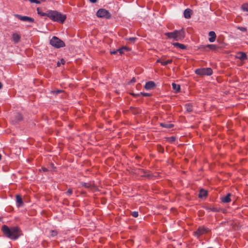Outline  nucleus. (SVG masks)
I'll use <instances>...</instances> for the list:
<instances>
[{
  "instance_id": "9",
  "label": "nucleus",
  "mask_w": 248,
  "mask_h": 248,
  "mask_svg": "<svg viewBox=\"0 0 248 248\" xmlns=\"http://www.w3.org/2000/svg\"><path fill=\"white\" fill-rule=\"evenodd\" d=\"M155 84L154 81H150L146 83L144 88L147 90H151L155 87Z\"/></svg>"
},
{
  "instance_id": "23",
  "label": "nucleus",
  "mask_w": 248,
  "mask_h": 248,
  "mask_svg": "<svg viewBox=\"0 0 248 248\" xmlns=\"http://www.w3.org/2000/svg\"><path fill=\"white\" fill-rule=\"evenodd\" d=\"M172 62V60L171 59H170V60H168L165 61H160V63H161L162 65H165V66L167 65L168 64L171 63Z\"/></svg>"
},
{
  "instance_id": "15",
  "label": "nucleus",
  "mask_w": 248,
  "mask_h": 248,
  "mask_svg": "<svg viewBox=\"0 0 248 248\" xmlns=\"http://www.w3.org/2000/svg\"><path fill=\"white\" fill-rule=\"evenodd\" d=\"M172 44L174 47H178L181 49H185L186 48V46L179 43H173Z\"/></svg>"
},
{
  "instance_id": "48",
  "label": "nucleus",
  "mask_w": 248,
  "mask_h": 248,
  "mask_svg": "<svg viewBox=\"0 0 248 248\" xmlns=\"http://www.w3.org/2000/svg\"><path fill=\"white\" fill-rule=\"evenodd\" d=\"M42 1H45L46 0H41Z\"/></svg>"
},
{
  "instance_id": "3",
  "label": "nucleus",
  "mask_w": 248,
  "mask_h": 248,
  "mask_svg": "<svg viewBox=\"0 0 248 248\" xmlns=\"http://www.w3.org/2000/svg\"><path fill=\"white\" fill-rule=\"evenodd\" d=\"M48 17L54 21L63 23L66 19V16L56 11H48Z\"/></svg>"
},
{
  "instance_id": "43",
  "label": "nucleus",
  "mask_w": 248,
  "mask_h": 248,
  "mask_svg": "<svg viewBox=\"0 0 248 248\" xmlns=\"http://www.w3.org/2000/svg\"><path fill=\"white\" fill-rule=\"evenodd\" d=\"M60 65H61L60 62H57V65H58V66H60Z\"/></svg>"
},
{
  "instance_id": "32",
  "label": "nucleus",
  "mask_w": 248,
  "mask_h": 248,
  "mask_svg": "<svg viewBox=\"0 0 248 248\" xmlns=\"http://www.w3.org/2000/svg\"><path fill=\"white\" fill-rule=\"evenodd\" d=\"M72 192H73V191L71 189H68V190L67 191V192H66V194L68 196H70L72 194Z\"/></svg>"
},
{
  "instance_id": "28",
  "label": "nucleus",
  "mask_w": 248,
  "mask_h": 248,
  "mask_svg": "<svg viewBox=\"0 0 248 248\" xmlns=\"http://www.w3.org/2000/svg\"><path fill=\"white\" fill-rule=\"evenodd\" d=\"M237 28L242 32H246L247 31V29L246 27L238 26Z\"/></svg>"
},
{
  "instance_id": "21",
  "label": "nucleus",
  "mask_w": 248,
  "mask_h": 248,
  "mask_svg": "<svg viewBox=\"0 0 248 248\" xmlns=\"http://www.w3.org/2000/svg\"><path fill=\"white\" fill-rule=\"evenodd\" d=\"M186 110L187 112H190L192 111V106L190 104H186L185 105Z\"/></svg>"
},
{
  "instance_id": "13",
  "label": "nucleus",
  "mask_w": 248,
  "mask_h": 248,
  "mask_svg": "<svg viewBox=\"0 0 248 248\" xmlns=\"http://www.w3.org/2000/svg\"><path fill=\"white\" fill-rule=\"evenodd\" d=\"M209 36L210 37L209 38V41L211 43L214 42L216 38V34L215 32L213 31H211L209 32Z\"/></svg>"
},
{
  "instance_id": "38",
  "label": "nucleus",
  "mask_w": 248,
  "mask_h": 248,
  "mask_svg": "<svg viewBox=\"0 0 248 248\" xmlns=\"http://www.w3.org/2000/svg\"><path fill=\"white\" fill-rule=\"evenodd\" d=\"M136 82V78H132L130 81V83H134Z\"/></svg>"
},
{
  "instance_id": "12",
  "label": "nucleus",
  "mask_w": 248,
  "mask_h": 248,
  "mask_svg": "<svg viewBox=\"0 0 248 248\" xmlns=\"http://www.w3.org/2000/svg\"><path fill=\"white\" fill-rule=\"evenodd\" d=\"M236 58L241 61H244L247 59V56L246 53L239 52L237 53Z\"/></svg>"
},
{
  "instance_id": "10",
  "label": "nucleus",
  "mask_w": 248,
  "mask_h": 248,
  "mask_svg": "<svg viewBox=\"0 0 248 248\" xmlns=\"http://www.w3.org/2000/svg\"><path fill=\"white\" fill-rule=\"evenodd\" d=\"M232 194L228 193L226 196H222L220 199L223 203H229L231 201V197Z\"/></svg>"
},
{
  "instance_id": "2",
  "label": "nucleus",
  "mask_w": 248,
  "mask_h": 248,
  "mask_svg": "<svg viewBox=\"0 0 248 248\" xmlns=\"http://www.w3.org/2000/svg\"><path fill=\"white\" fill-rule=\"evenodd\" d=\"M165 35L170 39H173L175 41H180L185 37V32L183 29L175 30L172 32H166Z\"/></svg>"
},
{
  "instance_id": "1",
  "label": "nucleus",
  "mask_w": 248,
  "mask_h": 248,
  "mask_svg": "<svg viewBox=\"0 0 248 248\" xmlns=\"http://www.w3.org/2000/svg\"><path fill=\"white\" fill-rule=\"evenodd\" d=\"M1 230L5 236L11 239H16L20 235V230L17 226L9 228L6 225H3Z\"/></svg>"
},
{
  "instance_id": "11",
  "label": "nucleus",
  "mask_w": 248,
  "mask_h": 248,
  "mask_svg": "<svg viewBox=\"0 0 248 248\" xmlns=\"http://www.w3.org/2000/svg\"><path fill=\"white\" fill-rule=\"evenodd\" d=\"M16 199L17 206L18 207L23 206L24 203L22 197L19 195H16Z\"/></svg>"
},
{
  "instance_id": "34",
  "label": "nucleus",
  "mask_w": 248,
  "mask_h": 248,
  "mask_svg": "<svg viewBox=\"0 0 248 248\" xmlns=\"http://www.w3.org/2000/svg\"><path fill=\"white\" fill-rule=\"evenodd\" d=\"M176 140V138L174 137H171L170 138V142H173Z\"/></svg>"
},
{
  "instance_id": "14",
  "label": "nucleus",
  "mask_w": 248,
  "mask_h": 248,
  "mask_svg": "<svg viewBox=\"0 0 248 248\" xmlns=\"http://www.w3.org/2000/svg\"><path fill=\"white\" fill-rule=\"evenodd\" d=\"M191 13L192 10H191L190 9H186L184 12V17L186 19L190 18L191 17Z\"/></svg>"
},
{
  "instance_id": "8",
  "label": "nucleus",
  "mask_w": 248,
  "mask_h": 248,
  "mask_svg": "<svg viewBox=\"0 0 248 248\" xmlns=\"http://www.w3.org/2000/svg\"><path fill=\"white\" fill-rule=\"evenodd\" d=\"M209 232V230L208 228H205L204 226L200 227L196 232H195V235L197 236H200L203 234L207 233Z\"/></svg>"
},
{
  "instance_id": "18",
  "label": "nucleus",
  "mask_w": 248,
  "mask_h": 248,
  "mask_svg": "<svg viewBox=\"0 0 248 248\" xmlns=\"http://www.w3.org/2000/svg\"><path fill=\"white\" fill-rule=\"evenodd\" d=\"M12 38H13V41H14V42L15 43H18L20 39V36L16 33H14L13 34Z\"/></svg>"
},
{
  "instance_id": "19",
  "label": "nucleus",
  "mask_w": 248,
  "mask_h": 248,
  "mask_svg": "<svg viewBox=\"0 0 248 248\" xmlns=\"http://www.w3.org/2000/svg\"><path fill=\"white\" fill-rule=\"evenodd\" d=\"M172 89L175 90L176 92H179L180 90V86L178 84H176L174 83L172 84Z\"/></svg>"
},
{
  "instance_id": "7",
  "label": "nucleus",
  "mask_w": 248,
  "mask_h": 248,
  "mask_svg": "<svg viewBox=\"0 0 248 248\" xmlns=\"http://www.w3.org/2000/svg\"><path fill=\"white\" fill-rule=\"evenodd\" d=\"M14 16L17 17L19 20L25 21L29 23L34 22V20L33 18L27 16H22L18 14H15Z\"/></svg>"
},
{
  "instance_id": "29",
  "label": "nucleus",
  "mask_w": 248,
  "mask_h": 248,
  "mask_svg": "<svg viewBox=\"0 0 248 248\" xmlns=\"http://www.w3.org/2000/svg\"><path fill=\"white\" fill-rule=\"evenodd\" d=\"M132 215L133 217H137L139 216V213L137 211H134L132 213Z\"/></svg>"
},
{
  "instance_id": "41",
  "label": "nucleus",
  "mask_w": 248,
  "mask_h": 248,
  "mask_svg": "<svg viewBox=\"0 0 248 248\" xmlns=\"http://www.w3.org/2000/svg\"><path fill=\"white\" fill-rule=\"evenodd\" d=\"M90 1L92 3H95L97 1V0H90Z\"/></svg>"
},
{
  "instance_id": "44",
  "label": "nucleus",
  "mask_w": 248,
  "mask_h": 248,
  "mask_svg": "<svg viewBox=\"0 0 248 248\" xmlns=\"http://www.w3.org/2000/svg\"><path fill=\"white\" fill-rule=\"evenodd\" d=\"M2 85L1 82H0V89L2 88Z\"/></svg>"
},
{
  "instance_id": "4",
  "label": "nucleus",
  "mask_w": 248,
  "mask_h": 248,
  "mask_svg": "<svg viewBox=\"0 0 248 248\" xmlns=\"http://www.w3.org/2000/svg\"><path fill=\"white\" fill-rule=\"evenodd\" d=\"M50 44L53 47L59 48L65 46L64 43L59 38L53 36L50 40Z\"/></svg>"
},
{
  "instance_id": "24",
  "label": "nucleus",
  "mask_w": 248,
  "mask_h": 248,
  "mask_svg": "<svg viewBox=\"0 0 248 248\" xmlns=\"http://www.w3.org/2000/svg\"><path fill=\"white\" fill-rule=\"evenodd\" d=\"M241 8L243 11L248 12V3L243 4L241 6Z\"/></svg>"
},
{
  "instance_id": "33",
  "label": "nucleus",
  "mask_w": 248,
  "mask_h": 248,
  "mask_svg": "<svg viewBox=\"0 0 248 248\" xmlns=\"http://www.w3.org/2000/svg\"><path fill=\"white\" fill-rule=\"evenodd\" d=\"M57 232H56L55 231H52L51 232V235L52 236H56L57 235Z\"/></svg>"
},
{
  "instance_id": "27",
  "label": "nucleus",
  "mask_w": 248,
  "mask_h": 248,
  "mask_svg": "<svg viewBox=\"0 0 248 248\" xmlns=\"http://www.w3.org/2000/svg\"><path fill=\"white\" fill-rule=\"evenodd\" d=\"M16 122L21 121L22 119V116L20 113H17L16 116Z\"/></svg>"
},
{
  "instance_id": "26",
  "label": "nucleus",
  "mask_w": 248,
  "mask_h": 248,
  "mask_svg": "<svg viewBox=\"0 0 248 248\" xmlns=\"http://www.w3.org/2000/svg\"><path fill=\"white\" fill-rule=\"evenodd\" d=\"M128 48L126 47H123L121 48L117 49L118 52H119L120 54H122L124 53V50H127Z\"/></svg>"
},
{
  "instance_id": "46",
  "label": "nucleus",
  "mask_w": 248,
  "mask_h": 248,
  "mask_svg": "<svg viewBox=\"0 0 248 248\" xmlns=\"http://www.w3.org/2000/svg\"><path fill=\"white\" fill-rule=\"evenodd\" d=\"M1 158H2V156H1V155L0 154V160L1 159Z\"/></svg>"
},
{
  "instance_id": "30",
  "label": "nucleus",
  "mask_w": 248,
  "mask_h": 248,
  "mask_svg": "<svg viewBox=\"0 0 248 248\" xmlns=\"http://www.w3.org/2000/svg\"><path fill=\"white\" fill-rule=\"evenodd\" d=\"M157 150L160 153H163L164 152V149L161 146H158L157 147Z\"/></svg>"
},
{
  "instance_id": "6",
  "label": "nucleus",
  "mask_w": 248,
  "mask_h": 248,
  "mask_svg": "<svg viewBox=\"0 0 248 248\" xmlns=\"http://www.w3.org/2000/svg\"><path fill=\"white\" fill-rule=\"evenodd\" d=\"M96 15L99 17H104L107 19L109 18L111 16L108 11L104 9H99L97 11Z\"/></svg>"
},
{
  "instance_id": "40",
  "label": "nucleus",
  "mask_w": 248,
  "mask_h": 248,
  "mask_svg": "<svg viewBox=\"0 0 248 248\" xmlns=\"http://www.w3.org/2000/svg\"><path fill=\"white\" fill-rule=\"evenodd\" d=\"M65 62V61L63 59H62L61 60V62H60V63H62V64H64Z\"/></svg>"
},
{
  "instance_id": "36",
  "label": "nucleus",
  "mask_w": 248,
  "mask_h": 248,
  "mask_svg": "<svg viewBox=\"0 0 248 248\" xmlns=\"http://www.w3.org/2000/svg\"><path fill=\"white\" fill-rule=\"evenodd\" d=\"M117 52H118L117 50H115V51H110V54L114 55V54H116Z\"/></svg>"
},
{
  "instance_id": "37",
  "label": "nucleus",
  "mask_w": 248,
  "mask_h": 248,
  "mask_svg": "<svg viewBox=\"0 0 248 248\" xmlns=\"http://www.w3.org/2000/svg\"><path fill=\"white\" fill-rule=\"evenodd\" d=\"M83 186H85V187H89L90 186V184L88 183H84L83 184Z\"/></svg>"
},
{
  "instance_id": "20",
  "label": "nucleus",
  "mask_w": 248,
  "mask_h": 248,
  "mask_svg": "<svg viewBox=\"0 0 248 248\" xmlns=\"http://www.w3.org/2000/svg\"><path fill=\"white\" fill-rule=\"evenodd\" d=\"M160 125L163 127L167 128H170L173 126V125L172 124L166 123H161L160 124Z\"/></svg>"
},
{
  "instance_id": "31",
  "label": "nucleus",
  "mask_w": 248,
  "mask_h": 248,
  "mask_svg": "<svg viewBox=\"0 0 248 248\" xmlns=\"http://www.w3.org/2000/svg\"><path fill=\"white\" fill-rule=\"evenodd\" d=\"M128 40L132 42H134L136 40H137V38L136 37H130L129 38L127 39Z\"/></svg>"
},
{
  "instance_id": "39",
  "label": "nucleus",
  "mask_w": 248,
  "mask_h": 248,
  "mask_svg": "<svg viewBox=\"0 0 248 248\" xmlns=\"http://www.w3.org/2000/svg\"><path fill=\"white\" fill-rule=\"evenodd\" d=\"M40 2H41L40 1H39V0H35L34 3H37V4H39V3H40Z\"/></svg>"
},
{
  "instance_id": "16",
  "label": "nucleus",
  "mask_w": 248,
  "mask_h": 248,
  "mask_svg": "<svg viewBox=\"0 0 248 248\" xmlns=\"http://www.w3.org/2000/svg\"><path fill=\"white\" fill-rule=\"evenodd\" d=\"M207 195V191L206 190H205L204 189H201L200 191V193L199 194V197L200 198H203L204 197H206Z\"/></svg>"
},
{
  "instance_id": "5",
  "label": "nucleus",
  "mask_w": 248,
  "mask_h": 248,
  "mask_svg": "<svg viewBox=\"0 0 248 248\" xmlns=\"http://www.w3.org/2000/svg\"><path fill=\"white\" fill-rule=\"evenodd\" d=\"M195 73L199 76H210L213 74V70L211 68H202L195 70Z\"/></svg>"
},
{
  "instance_id": "25",
  "label": "nucleus",
  "mask_w": 248,
  "mask_h": 248,
  "mask_svg": "<svg viewBox=\"0 0 248 248\" xmlns=\"http://www.w3.org/2000/svg\"><path fill=\"white\" fill-rule=\"evenodd\" d=\"M37 13L41 16H47L48 17V12L47 13H44L41 12L39 8H37Z\"/></svg>"
},
{
  "instance_id": "47",
  "label": "nucleus",
  "mask_w": 248,
  "mask_h": 248,
  "mask_svg": "<svg viewBox=\"0 0 248 248\" xmlns=\"http://www.w3.org/2000/svg\"><path fill=\"white\" fill-rule=\"evenodd\" d=\"M43 170H44V171H46V169H43Z\"/></svg>"
},
{
  "instance_id": "17",
  "label": "nucleus",
  "mask_w": 248,
  "mask_h": 248,
  "mask_svg": "<svg viewBox=\"0 0 248 248\" xmlns=\"http://www.w3.org/2000/svg\"><path fill=\"white\" fill-rule=\"evenodd\" d=\"M203 49L205 50L206 48H209L211 50H216L217 48V46L213 44H209L202 46Z\"/></svg>"
},
{
  "instance_id": "22",
  "label": "nucleus",
  "mask_w": 248,
  "mask_h": 248,
  "mask_svg": "<svg viewBox=\"0 0 248 248\" xmlns=\"http://www.w3.org/2000/svg\"><path fill=\"white\" fill-rule=\"evenodd\" d=\"M206 209L208 211H212L214 212H219V209L216 207H206Z\"/></svg>"
},
{
  "instance_id": "45",
  "label": "nucleus",
  "mask_w": 248,
  "mask_h": 248,
  "mask_svg": "<svg viewBox=\"0 0 248 248\" xmlns=\"http://www.w3.org/2000/svg\"><path fill=\"white\" fill-rule=\"evenodd\" d=\"M160 61H161V60H157V62H160Z\"/></svg>"
},
{
  "instance_id": "35",
  "label": "nucleus",
  "mask_w": 248,
  "mask_h": 248,
  "mask_svg": "<svg viewBox=\"0 0 248 248\" xmlns=\"http://www.w3.org/2000/svg\"><path fill=\"white\" fill-rule=\"evenodd\" d=\"M141 94L144 96H150V93H141Z\"/></svg>"
},
{
  "instance_id": "42",
  "label": "nucleus",
  "mask_w": 248,
  "mask_h": 248,
  "mask_svg": "<svg viewBox=\"0 0 248 248\" xmlns=\"http://www.w3.org/2000/svg\"><path fill=\"white\" fill-rule=\"evenodd\" d=\"M61 92H62V91H61V90H57V91H56V93H61Z\"/></svg>"
}]
</instances>
